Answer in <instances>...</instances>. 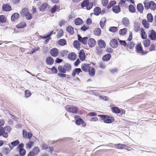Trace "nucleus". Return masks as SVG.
I'll return each instance as SVG.
<instances>
[{
  "label": "nucleus",
  "mask_w": 156,
  "mask_h": 156,
  "mask_svg": "<svg viewBox=\"0 0 156 156\" xmlns=\"http://www.w3.org/2000/svg\"><path fill=\"white\" fill-rule=\"evenodd\" d=\"M11 130L9 126H6L3 128V127L0 128V136H2L3 137L7 138L8 136V133Z\"/></svg>",
  "instance_id": "obj_1"
},
{
  "label": "nucleus",
  "mask_w": 156,
  "mask_h": 156,
  "mask_svg": "<svg viewBox=\"0 0 156 156\" xmlns=\"http://www.w3.org/2000/svg\"><path fill=\"white\" fill-rule=\"evenodd\" d=\"M98 116L100 117L101 119L103 120L104 122L105 123H110L113 122L114 121V119L113 117L102 115H99Z\"/></svg>",
  "instance_id": "obj_2"
},
{
  "label": "nucleus",
  "mask_w": 156,
  "mask_h": 156,
  "mask_svg": "<svg viewBox=\"0 0 156 156\" xmlns=\"http://www.w3.org/2000/svg\"><path fill=\"white\" fill-rule=\"evenodd\" d=\"M93 5V4L92 2H89V0H85L81 3V7L87 10H90Z\"/></svg>",
  "instance_id": "obj_3"
},
{
  "label": "nucleus",
  "mask_w": 156,
  "mask_h": 156,
  "mask_svg": "<svg viewBox=\"0 0 156 156\" xmlns=\"http://www.w3.org/2000/svg\"><path fill=\"white\" fill-rule=\"evenodd\" d=\"M66 110L70 112L73 113H79L80 110H77V108L73 105H67L65 107Z\"/></svg>",
  "instance_id": "obj_4"
},
{
  "label": "nucleus",
  "mask_w": 156,
  "mask_h": 156,
  "mask_svg": "<svg viewBox=\"0 0 156 156\" xmlns=\"http://www.w3.org/2000/svg\"><path fill=\"white\" fill-rule=\"evenodd\" d=\"M78 40L80 42H81L83 44H86L88 39V37H85L82 38L80 35H78Z\"/></svg>",
  "instance_id": "obj_5"
},
{
  "label": "nucleus",
  "mask_w": 156,
  "mask_h": 156,
  "mask_svg": "<svg viewBox=\"0 0 156 156\" xmlns=\"http://www.w3.org/2000/svg\"><path fill=\"white\" fill-rule=\"evenodd\" d=\"M110 46L113 48H116L118 46V42L117 40L115 39L111 40L110 42Z\"/></svg>",
  "instance_id": "obj_6"
},
{
  "label": "nucleus",
  "mask_w": 156,
  "mask_h": 156,
  "mask_svg": "<svg viewBox=\"0 0 156 156\" xmlns=\"http://www.w3.org/2000/svg\"><path fill=\"white\" fill-rule=\"evenodd\" d=\"M149 37L152 40H156V33L154 30H152L151 31V33L148 35Z\"/></svg>",
  "instance_id": "obj_7"
},
{
  "label": "nucleus",
  "mask_w": 156,
  "mask_h": 156,
  "mask_svg": "<svg viewBox=\"0 0 156 156\" xmlns=\"http://www.w3.org/2000/svg\"><path fill=\"white\" fill-rule=\"evenodd\" d=\"M87 44L89 47H93L95 45L96 42L94 39L90 38L88 40Z\"/></svg>",
  "instance_id": "obj_8"
},
{
  "label": "nucleus",
  "mask_w": 156,
  "mask_h": 156,
  "mask_svg": "<svg viewBox=\"0 0 156 156\" xmlns=\"http://www.w3.org/2000/svg\"><path fill=\"white\" fill-rule=\"evenodd\" d=\"M89 64H83L81 65V69L83 71L85 72H88L90 68Z\"/></svg>",
  "instance_id": "obj_9"
},
{
  "label": "nucleus",
  "mask_w": 156,
  "mask_h": 156,
  "mask_svg": "<svg viewBox=\"0 0 156 156\" xmlns=\"http://www.w3.org/2000/svg\"><path fill=\"white\" fill-rule=\"evenodd\" d=\"M20 144L19 141L17 140L11 143L9 145V147L11 150L14 147Z\"/></svg>",
  "instance_id": "obj_10"
},
{
  "label": "nucleus",
  "mask_w": 156,
  "mask_h": 156,
  "mask_svg": "<svg viewBox=\"0 0 156 156\" xmlns=\"http://www.w3.org/2000/svg\"><path fill=\"white\" fill-rule=\"evenodd\" d=\"M50 52L51 55L54 57L56 56L58 54V49L56 48H54L51 49Z\"/></svg>",
  "instance_id": "obj_11"
},
{
  "label": "nucleus",
  "mask_w": 156,
  "mask_h": 156,
  "mask_svg": "<svg viewBox=\"0 0 156 156\" xmlns=\"http://www.w3.org/2000/svg\"><path fill=\"white\" fill-rule=\"evenodd\" d=\"M114 146L118 149H126L127 148V146L126 145L120 144H115Z\"/></svg>",
  "instance_id": "obj_12"
},
{
  "label": "nucleus",
  "mask_w": 156,
  "mask_h": 156,
  "mask_svg": "<svg viewBox=\"0 0 156 156\" xmlns=\"http://www.w3.org/2000/svg\"><path fill=\"white\" fill-rule=\"evenodd\" d=\"M98 44L99 46L101 48H105V43L102 40H100L98 41Z\"/></svg>",
  "instance_id": "obj_13"
},
{
  "label": "nucleus",
  "mask_w": 156,
  "mask_h": 156,
  "mask_svg": "<svg viewBox=\"0 0 156 156\" xmlns=\"http://www.w3.org/2000/svg\"><path fill=\"white\" fill-rule=\"evenodd\" d=\"M2 9L5 11H9L11 10V7L8 4H5L2 6Z\"/></svg>",
  "instance_id": "obj_14"
},
{
  "label": "nucleus",
  "mask_w": 156,
  "mask_h": 156,
  "mask_svg": "<svg viewBox=\"0 0 156 156\" xmlns=\"http://www.w3.org/2000/svg\"><path fill=\"white\" fill-rule=\"evenodd\" d=\"M142 24L144 27L146 29H148L150 27V24L149 22L146 19L143 20Z\"/></svg>",
  "instance_id": "obj_15"
},
{
  "label": "nucleus",
  "mask_w": 156,
  "mask_h": 156,
  "mask_svg": "<svg viewBox=\"0 0 156 156\" xmlns=\"http://www.w3.org/2000/svg\"><path fill=\"white\" fill-rule=\"evenodd\" d=\"M66 30L71 35H73L74 33V28L71 26L67 27Z\"/></svg>",
  "instance_id": "obj_16"
},
{
  "label": "nucleus",
  "mask_w": 156,
  "mask_h": 156,
  "mask_svg": "<svg viewBox=\"0 0 156 156\" xmlns=\"http://www.w3.org/2000/svg\"><path fill=\"white\" fill-rule=\"evenodd\" d=\"M137 8L139 12L142 13L144 9V7L142 4L140 3L138 4L137 5Z\"/></svg>",
  "instance_id": "obj_17"
},
{
  "label": "nucleus",
  "mask_w": 156,
  "mask_h": 156,
  "mask_svg": "<svg viewBox=\"0 0 156 156\" xmlns=\"http://www.w3.org/2000/svg\"><path fill=\"white\" fill-rule=\"evenodd\" d=\"M46 62L47 64L51 65L54 62V60L51 57H48L46 58Z\"/></svg>",
  "instance_id": "obj_18"
},
{
  "label": "nucleus",
  "mask_w": 156,
  "mask_h": 156,
  "mask_svg": "<svg viewBox=\"0 0 156 156\" xmlns=\"http://www.w3.org/2000/svg\"><path fill=\"white\" fill-rule=\"evenodd\" d=\"M19 14L18 13H16L13 14L11 17V20L15 21L19 18Z\"/></svg>",
  "instance_id": "obj_19"
},
{
  "label": "nucleus",
  "mask_w": 156,
  "mask_h": 156,
  "mask_svg": "<svg viewBox=\"0 0 156 156\" xmlns=\"http://www.w3.org/2000/svg\"><path fill=\"white\" fill-rule=\"evenodd\" d=\"M76 55L74 52H72L69 53L68 55V58L71 60L75 59L76 58Z\"/></svg>",
  "instance_id": "obj_20"
},
{
  "label": "nucleus",
  "mask_w": 156,
  "mask_h": 156,
  "mask_svg": "<svg viewBox=\"0 0 156 156\" xmlns=\"http://www.w3.org/2000/svg\"><path fill=\"white\" fill-rule=\"evenodd\" d=\"M136 50L138 53L141 54L143 53V51L142 49V47L140 44H139L137 45L136 47Z\"/></svg>",
  "instance_id": "obj_21"
},
{
  "label": "nucleus",
  "mask_w": 156,
  "mask_h": 156,
  "mask_svg": "<svg viewBox=\"0 0 156 156\" xmlns=\"http://www.w3.org/2000/svg\"><path fill=\"white\" fill-rule=\"evenodd\" d=\"M34 144V142L32 141H30L28 142L26 144L25 148L26 149H30L31 148L32 146Z\"/></svg>",
  "instance_id": "obj_22"
},
{
  "label": "nucleus",
  "mask_w": 156,
  "mask_h": 156,
  "mask_svg": "<svg viewBox=\"0 0 156 156\" xmlns=\"http://www.w3.org/2000/svg\"><path fill=\"white\" fill-rule=\"evenodd\" d=\"M26 26V23L24 22H22L17 25L16 27L17 28H24Z\"/></svg>",
  "instance_id": "obj_23"
},
{
  "label": "nucleus",
  "mask_w": 156,
  "mask_h": 156,
  "mask_svg": "<svg viewBox=\"0 0 156 156\" xmlns=\"http://www.w3.org/2000/svg\"><path fill=\"white\" fill-rule=\"evenodd\" d=\"M90 76L92 77H93L95 75V69L93 67L90 68L89 70L88 71Z\"/></svg>",
  "instance_id": "obj_24"
},
{
  "label": "nucleus",
  "mask_w": 156,
  "mask_h": 156,
  "mask_svg": "<svg viewBox=\"0 0 156 156\" xmlns=\"http://www.w3.org/2000/svg\"><path fill=\"white\" fill-rule=\"evenodd\" d=\"M150 9L152 10H154L156 9V5L153 1L150 2Z\"/></svg>",
  "instance_id": "obj_25"
},
{
  "label": "nucleus",
  "mask_w": 156,
  "mask_h": 156,
  "mask_svg": "<svg viewBox=\"0 0 156 156\" xmlns=\"http://www.w3.org/2000/svg\"><path fill=\"white\" fill-rule=\"evenodd\" d=\"M141 37L143 39H146L147 37V36L144 31V30L142 28L140 30Z\"/></svg>",
  "instance_id": "obj_26"
},
{
  "label": "nucleus",
  "mask_w": 156,
  "mask_h": 156,
  "mask_svg": "<svg viewBox=\"0 0 156 156\" xmlns=\"http://www.w3.org/2000/svg\"><path fill=\"white\" fill-rule=\"evenodd\" d=\"M82 71L80 68H76L73 72L72 75L73 76H75L76 74H79Z\"/></svg>",
  "instance_id": "obj_27"
},
{
  "label": "nucleus",
  "mask_w": 156,
  "mask_h": 156,
  "mask_svg": "<svg viewBox=\"0 0 156 156\" xmlns=\"http://www.w3.org/2000/svg\"><path fill=\"white\" fill-rule=\"evenodd\" d=\"M111 57V55L110 54H106L102 57V59L104 61H107L109 60Z\"/></svg>",
  "instance_id": "obj_28"
},
{
  "label": "nucleus",
  "mask_w": 156,
  "mask_h": 156,
  "mask_svg": "<svg viewBox=\"0 0 156 156\" xmlns=\"http://www.w3.org/2000/svg\"><path fill=\"white\" fill-rule=\"evenodd\" d=\"M106 18L105 17H103L101 19L100 22V27L101 28H103L105 23L106 22Z\"/></svg>",
  "instance_id": "obj_29"
},
{
  "label": "nucleus",
  "mask_w": 156,
  "mask_h": 156,
  "mask_svg": "<svg viewBox=\"0 0 156 156\" xmlns=\"http://www.w3.org/2000/svg\"><path fill=\"white\" fill-rule=\"evenodd\" d=\"M122 22L125 26L128 25L129 23L128 19L126 17H124L122 19Z\"/></svg>",
  "instance_id": "obj_30"
},
{
  "label": "nucleus",
  "mask_w": 156,
  "mask_h": 156,
  "mask_svg": "<svg viewBox=\"0 0 156 156\" xmlns=\"http://www.w3.org/2000/svg\"><path fill=\"white\" fill-rule=\"evenodd\" d=\"M128 9L129 11L132 13H134L136 12V9L134 6L133 5H130L129 6Z\"/></svg>",
  "instance_id": "obj_31"
},
{
  "label": "nucleus",
  "mask_w": 156,
  "mask_h": 156,
  "mask_svg": "<svg viewBox=\"0 0 156 156\" xmlns=\"http://www.w3.org/2000/svg\"><path fill=\"white\" fill-rule=\"evenodd\" d=\"M147 18L149 22L152 23L153 20V16L151 13H149L147 15Z\"/></svg>",
  "instance_id": "obj_32"
},
{
  "label": "nucleus",
  "mask_w": 156,
  "mask_h": 156,
  "mask_svg": "<svg viewBox=\"0 0 156 156\" xmlns=\"http://www.w3.org/2000/svg\"><path fill=\"white\" fill-rule=\"evenodd\" d=\"M112 10L115 13H118L120 11V8L118 6H114L112 8Z\"/></svg>",
  "instance_id": "obj_33"
},
{
  "label": "nucleus",
  "mask_w": 156,
  "mask_h": 156,
  "mask_svg": "<svg viewBox=\"0 0 156 156\" xmlns=\"http://www.w3.org/2000/svg\"><path fill=\"white\" fill-rule=\"evenodd\" d=\"M29 12L28 9L27 8H24L22 9L20 12V14L22 15L25 16L27 12Z\"/></svg>",
  "instance_id": "obj_34"
},
{
  "label": "nucleus",
  "mask_w": 156,
  "mask_h": 156,
  "mask_svg": "<svg viewBox=\"0 0 156 156\" xmlns=\"http://www.w3.org/2000/svg\"><path fill=\"white\" fill-rule=\"evenodd\" d=\"M94 32L95 35L99 36L101 34V31L100 28H97L94 29Z\"/></svg>",
  "instance_id": "obj_35"
},
{
  "label": "nucleus",
  "mask_w": 156,
  "mask_h": 156,
  "mask_svg": "<svg viewBox=\"0 0 156 156\" xmlns=\"http://www.w3.org/2000/svg\"><path fill=\"white\" fill-rule=\"evenodd\" d=\"M79 41L76 40L73 42V45L75 48H80V44Z\"/></svg>",
  "instance_id": "obj_36"
},
{
  "label": "nucleus",
  "mask_w": 156,
  "mask_h": 156,
  "mask_svg": "<svg viewBox=\"0 0 156 156\" xmlns=\"http://www.w3.org/2000/svg\"><path fill=\"white\" fill-rule=\"evenodd\" d=\"M150 41L149 39H146L143 41L144 46L145 47H148L150 45Z\"/></svg>",
  "instance_id": "obj_37"
},
{
  "label": "nucleus",
  "mask_w": 156,
  "mask_h": 156,
  "mask_svg": "<svg viewBox=\"0 0 156 156\" xmlns=\"http://www.w3.org/2000/svg\"><path fill=\"white\" fill-rule=\"evenodd\" d=\"M79 57L82 61H83L85 58V53L82 51L80 52L79 53Z\"/></svg>",
  "instance_id": "obj_38"
},
{
  "label": "nucleus",
  "mask_w": 156,
  "mask_h": 156,
  "mask_svg": "<svg viewBox=\"0 0 156 156\" xmlns=\"http://www.w3.org/2000/svg\"><path fill=\"white\" fill-rule=\"evenodd\" d=\"M71 66L69 64H66L64 66V70L65 71V73L67 71H69L71 69Z\"/></svg>",
  "instance_id": "obj_39"
},
{
  "label": "nucleus",
  "mask_w": 156,
  "mask_h": 156,
  "mask_svg": "<svg viewBox=\"0 0 156 156\" xmlns=\"http://www.w3.org/2000/svg\"><path fill=\"white\" fill-rule=\"evenodd\" d=\"M112 110L113 112L115 113H119L120 112V110L118 107H114L112 108Z\"/></svg>",
  "instance_id": "obj_40"
},
{
  "label": "nucleus",
  "mask_w": 156,
  "mask_h": 156,
  "mask_svg": "<svg viewBox=\"0 0 156 156\" xmlns=\"http://www.w3.org/2000/svg\"><path fill=\"white\" fill-rule=\"evenodd\" d=\"M58 43L61 46H63L66 44V41L65 39H61L58 41Z\"/></svg>",
  "instance_id": "obj_41"
},
{
  "label": "nucleus",
  "mask_w": 156,
  "mask_h": 156,
  "mask_svg": "<svg viewBox=\"0 0 156 156\" xmlns=\"http://www.w3.org/2000/svg\"><path fill=\"white\" fill-rule=\"evenodd\" d=\"M47 3H43L42 5L40 6L39 8L40 10L41 11H43L44 10L47 8Z\"/></svg>",
  "instance_id": "obj_42"
},
{
  "label": "nucleus",
  "mask_w": 156,
  "mask_h": 156,
  "mask_svg": "<svg viewBox=\"0 0 156 156\" xmlns=\"http://www.w3.org/2000/svg\"><path fill=\"white\" fill-rule=\"evenodd\" d=\"M33 151L35 154V155H37L40 151L39 148L37 147H35L33 148Z\"/></svg>",
  "instance_id": "obj_43"
},
{
  "label": "nucleus",
  "mask_w": 156,
  "mask_h": 156,
  "mask_svg": "<svg viewBox=\"0 0 156 156\" xmlns=\"http://www.w3.org/2000/svg\"><path fill=\"white\" fill-rule=\"evenodd\" d=\"M144 4L145 9H147L150 8V2H149L147 0H145L144 2Z\"/></svg>",
  "instance_id": "obj_44"
},
{
  "label": "nucleus",
  "mask_w": 156,
  "mask_h": 156,
  "mask_svg": "<svg viewBox=\"0 0 156 156\" xmlns=\"http://www.w3.org/2000/svg\"><path fill=\"white\" fill-rule=\"evenodd\" d=\"M101 9L99 7L95 8L94 9V14L96 15H98L100 13Z\"/></svg>",
  "instance_id": "obj_45"
},
{
  "label": "nucleus",
  "mask_w": 156,
  "mask_h": 156,
  "mask_svg": "<svg viewBox=\"0 0 156 156\" xmlns=\"http://www.w3.org/2000/svg\"><path fill=\"white\" fill-rule=\"evenodd\" d=\"M82 22V20L80 18H76L75 20V24L76 25H80Z\"/></svg>",
  "instance_id": "obj_46"
},
{
  "label": "nucleus",
  "mask_w": 156,
  "mask_h": 156,
  "mask_svg": "<svg viewBox=\"0 0 156 156\" xmlns=\"http://www.w3.org/2000/svg\"><path fill=\"white\" fill-rule=\"evenodd\" d=\"M127 31V30L126 28H123L120 30L119 32V34L120 35H124Z\"/></svg>",
  "instance_id": "obj_47"
},
{
  "label": "nucleus",
  "mask_w": 156,
  "mask_h": 156,
  "mask_svg": "<svg viewBox=\"0 0 156 156\" xmlns=\"http://www.w3.org/2000/svg\"><path fill=\"white\" fill-rule=\"evenodd\" d=\"M25 16L26 17V19L27 20H30L32 17V14L29 12H27V13L25 15Z\"/></svg>",
  "instance_id": "obj_48"
},
{
  "label": "nucleus",
  "mask_w": 156,
  "mask_h": 156,
  "mask_svg": "<svg viewBox=\"0 0 156 156\" xmlns=\"http://www.w3.org/2000/svg\"><path fill=\"white\" fill-rule=\"evenodd\" d=\"M109 30L111 32H115L118 30L117 27H110L109 28Z\"/></svg>",
  "instance_id": "obj_49"
},
{
  "label": "nucleus",
  "mask_w": 156,
  "mask_h": 156,
  "mask_svg": "<svg viewBox=\"0 0 156 156\" xmlns=\"http://www.w3.org/2000/svg\"><path fill=\"white\" fill-rule=\"evenodd\" d=\"M59 9L58 6L55 5L51 9V12L52 13H54L56 11H57Z\"/></svg>",
  "instance_id": "obj_50"
},
{
  "label": "nucleus",
  "mask_w": 156,
  "mask_h": 156,
  "mask_svg": "<svg viewBox=\"0 0 156 156\" xmlns=\"http://www.w3.org/2000/svg\"><path fill=\"white\" fill-rule=\"evenodd\" d=\"M63 30L62 29H60L57 33V37L58 38H60L63 35Z\"/></svg>",
  "instance_id": "obj_51"
},
{
  "label": "nucleus",
  "mask_w": 156,
  "mask_h": 156,
  "mask_svg": "<svg viewBox=\"0 0 156 156\" xmlns=\"http://www.w3.org/2000/svg\"><path fill=\"white\" fill-rule=\"evenodd\" d=\"M6 21V18L4 15L0 16V22L5 23Z\"/></svg>",
  "instance_id": "obj_52"
},
{
  "label": "nucleus",
  "mask_w": 156,
  "mask_h": 156,
  "mask_svg": "<svg viewBox=\"0 0 156 156\" xmlns=\"http://www.w3.org/2000/svg\"><path fill=\"white\" fill-rule=\"evenodd\" d=\"M19 154L21 156L24 155L26 154V151L24 149H21L19 150Z\"/></svg>",
  "instance_id": "obj_53"
},
{
  "label": "nucleus",
  "mask_w": 156,
  "mask_h": 156,
  "mask_svg": "<svg viewBox=\"0 0 156 156\" xmlns=\"http://www.w3.org/2000/svg\"><path fill=\"white\" fill-rule=\"evenodd\" d=\"M83 122V120L81 118H80L76 120L75 122L76 125H79L81 124V122Z\"/></svg>",
  "instance_id": "obj_54"
},
{
  "label": "nucleus",
  "mask_w": 156,
  "mask_h": 156,
  "mask_svg": "<svg viewBox=\"0 0 156 156\" xmlns=\"http://www.w3.org/2000/svg\"><path fill=\"white\" fill-rule=\"evenodd\" d=\"M116 3V1H112L110 2L109 4L107 6L108 8L109 9L111 8L113 5H114Z\"/></svg>",
  "instance_id": "obj_55"
},
{
  "label": "nucleus",
  "mask_w": 156,
  "mask_h": 156,
  "mask_svg": "<svg viewBox=\"0 0 156 156\" xmlns=\"http://www.w3.org/2000/svg\"><path fill=\"white\" fill-rule=\"evenodd\" d=\"M58 69L59 71L62 73H65L64 70V66L63 67L62 66H59L58 67Z\"/></svg>",
  "instance_id": "obj_56"
},
{
  "label": "nucleus",
  "mask_w": 156,
  "mask_h": 156,
  "mask_svg": "<svg viewBox=\"0 0 156 156\" xmlns=\"http://www.w3.org/2000/svg\"><path fill=\"white\" fill-rule=\"evenodd\" d=\"M140 26L138 24H135L134 27V30L136 32H138L140 30Z\"/></svg>",
  "instance_id": "obj_57"
},
{
  "label": "nucleus",
  "mask_w": 156,
  "mask_h": 156,
  "mask_svg": "<svg viewBox=\"0 0 156 156\" xmlns=\"http://www.w3.org/2000/svg\"><path fill=\"white\" fill-rule=\"evenodd\" d=\"M41 147L42 149H46L48 148V147H47V145L45 144L44 143H42L41 144Z\"/></svg>",
  "instance_id": "obj_58"
},
{
  "label": "nucleus",
  "mask_w": 156,
  "mask_h": 156,
  "mask_svg": "<svg viewBox=\"0 0 156 156\" xmlns=\"http://www.w3.org/2000/svg\"><path fill=\"white\" fill-rule=\"evenodd\" d=\"M31 94V93L28 90H26L25 91V96L26 97H29Z\"/></svg>",
  "instance_id": "obj_59"
},
{
  "label": "nucleus",
  "mask_w": 156,
  "mask_h": 156,
  "mask_svg": "<svg viewBox=\"0 0 156 156\" xmlns=\"http://www.w3.org/2000/svg\"><path fill=\"white\" fill-rule=\"evenodd\" d=\"M68 53V52L67 51L63 50V51H62V52H61V55L62 56H65L67 55Z\"/></svg>",
  "instance_id": "obj_60"
},
{
  "label": "nucleus",
  "mask_w": 156,
  "mask_h": 156,
  "mask_svg": "<svg viewBox=\"0 0 156 156\" xmlns=\"http://www.w3.org/2000/svg\"><path fill=\"white\" fill-rule=\"evenodd\" d=\"M53 34V31H51L49 34L47 36H44V37H42L41 38L42 39H46L48 37H49L51 36Z\"/></svg>",
  "instance_id": "obj_61"
},
{
  "label": "nucleus",
  "mask_w": 156,
  "mask_h": 156,
  "mask_svg": "<svg viewBox=\"0 0 156 156\" xmlns=\"http://www.w3.org/2000/svg\"><path fill=\"white\" fill-rule=\"evenodd\" d=\"M108 2V0H102L101 1V3L103 6H106Z\"/></svg>",
  "instance_id": "obj_62"
},
{
  "label": "nucleus",
  "mask_w": 156,
  "mask_h": 156,
  "mask_svg": "<svg viewBox=\"0 0 156 156\" xmlns=\"http://www.w3.org/2000/svg\"><path fill=\"white\" fill-rule=\"evenodd\" d=\"M24 147V144L23 143L20 144L17 147V149L18 150L23 149Z\"/></svg>",
  "instance_id": "obj_63"
},
{
  "label": "nucleus",
  "mask_w": 156,
  "mask_h": 156,
  "mask_svg": "<svg viewBox=\"0 0 156 156\" xmlns=\"http://www.w3.org/2000/svg\"><path fill=\"white\" fill-rule=\"evenodd\" d=\"M119 42L121 45H123L124 47L126 46V44L125 41L120 40Z\"/></svg>",
  "instance_id": "obj_64"
}]
</instances>
